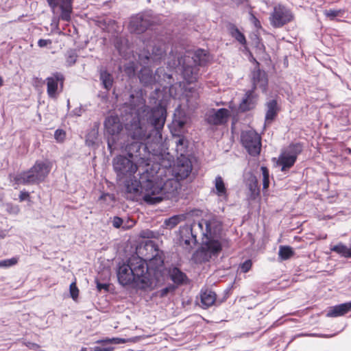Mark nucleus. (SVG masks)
<instances>
[{
  "label": "nucleus",
  "mask_w": 351,
  "mask_h": 351,
  "mask_svg": "<svg viewBox=\"0 0 351 351\" xmlns=\"http://www.w3.org/2000/svg\"><path fill=\"white\" fill-rule=\"evenodd\" d=\"M29 197V194L27 191H21L19 195V200L21 202L25 201Z\"/></svg>",
  "instance_id": "8fccbe9b"
},
{
  "label": "nucleus",
  "mask_w": 351,
  "mask_h": 351,
  "mask_svg": "<svg viewBox=\"0 0 351 351\" xmlns=\"http://www.w3.org/2000/svg\"><path fill=\"white\" fill-rule=\"evenodd\" d=\"M147 250H154L155 255L147 262L139 257L130 258L127 263L120 265L117 269L119 282L123 286L151 291L161 285L166 274L164 261L152 243L145 245Z\"/></svg>",
  "instance_id": "f03ea898"
},
{
  "label": "nucleus",
  "mask_w": 351,
  "mask_h": 351,
  "mask_svg": "<svg viewBox=\"0 0 351 351\" xmlns=\"http://www.w3.org/2000/svg\"><path fill=\"white\" fill-rule=\"evenodd\" d=\"M221 223L217 219H202L193 222L191 226V232L194 238L198 233L203 237L201 248L195 254L196 260L208 261L213 256H216L221 250L219 240L221 230Z\"/></svg>",
  "instance_id": "20e7f679"
},
{
  "label": "nucleus",
  "mask_w": 351,
  "mask_h": 351,
  "mask_svg": "<svg viewBox=\"0 0 351 351\" xmlns=\"http://www.w3.org/2000/svg\"><path fill=\"white\" fill-rule=\"evenodd\" d=\"M66 136V133L62 130H57L55 132L54 137L58 142H63Z\"/></svg>",
  "instance_id": "a19ab883"
},
{
  "label": "nucleus",
  "mask_w": 351,
  "mask_h": 351,
  "mask_svg": "<svg viewBox=\"0 0 351 351\" xmlns=\"http://www.w3.org/2000/svg\"><path fill=\"white\" fill-rule=\"evenodd\" d=\"M5 207L6 211L11 215H16L20 212V208H19V206L14 205L11 203L5 204Z\"/></svg>",
  "instance_id": "e433bc0d"
},
{
  "label": "nucleus",
  "mask_w": 351,
  "mask_h": 351,
  "mask_svg": "<svg viewBox=\"0 0 351 351\" xmlns=\"http://www.w3.org/2000/svg\"><path fill=\"white\" fill-rule=\"evenodd\" d=\"M112 225L114 228H119L123 225V221L121 218L115 217L112 221Z\"/></svg>",
  "instance_id": "49530a36"
},
{
  "label": "nucleus",
  "mask_w": 351,
  "mask_h": 351,
  "mask_svg": "<svg viewBox=\"0 0 351 351\" xmlns=\"http://www.w3.org/2000/svg\"><path fill=\"white\" fill-rule=\"evenodd\" d=\"M247 186L250 191V197L255 199L259 194L256 178L255 177H251L247 183Z\"/></svg>",
  "instance_id": "c756f323"
},
{
  "label": "nucleus",
  "mask_w": 351,
  "mask_h": 351,
  "mask_svg": "<svg viewBox=\"0 0 351 351\" xmlns=\"http://www.w3.org/2000/svg\"><path fill=\"white\" fill-rule=\"evenodd\" d=\"M143 45L146 49L138 53L140 64H145L149 60L155 62L162 58L165 52L164 44L162 43L156 44L154 40H147L144 41Z\"/></svg>",
  "instance_id": "6e6552de"
},
{
  "label": "nucleus",
  "mask_w": 351,
  "mask_h": 351,
  "mask_svg": "<svg viewBox=\"0 0 351 351\" xmlns=\"http://www.w3.org/2000/svg\"><path fill=\"white\" fill-rule=\"evenodd\" d=\"M19 261L18 257H12L9 259H5L0 261V267H9L15 265Z\"/></svg>",
  "instance_id": "f704fd0d"
},
{
  "label": "nucleus",
  "mask_w": 351,
  "mask_h": 351,
  "mask_svg": "<svg viewBox=\"0 0 351 351\" xmlns=\"http://www.w3.org/2000/svg\"><path fill=\"white\" fill-rule=\"evenodd\" d=\"M208 54L204 50L199 49L194 52L191 58L194 66L189 64L191 62V58L189 56H184L180 59L178 58V60H174L172 64L169 63L168 65L170 68H176L178 66H181L184 80L186 83L191 84L197 79V66L204 64L208 60Z\"/></svg>",
  "instance_id": "39448f33"
},
{
  "label": "nucleus",
  "mask_w": 351,
  "mask_h": 351,
  "mask_svg": "<svg viewBox=\"0 0 351 351\" xmlns=\"http://www.w3.org/2000/svg\"><path fill=\"white\" fill-rule=\"evenodd\" d=\"M254 21H255V25H257L256 23H258V20L256 18H254Z\"/></svg>",
  "instance_id": "4d7b16f0"
},
{
  "label": "nucleus",
  "mask_w": 351,
  "mask_h": 351,
  "mask_svg": "<svg viewBox=\"0 0 351 351\" xmlns=\"http://www.w3.org/2000/svg\"><path fill=\"white\" fill-rule=\"evenodd\" d=\"M123 41L124 40H120V43H119V41L117 40L115 43V47L118 49V51L121 55L125 56V49L128 47H127L126 43L123 46L121 45Z\"/></svg>",
  "instance_id": "79ce46f5"
},
{
  "label": "nucleus",
  "mask_w": 351,
  "mask_h": 351,
  "mask_svg": "<svg viewBox=\"0 0 351 351\" xmlns=\"http://www.w3.org/2000/svg\"><path fill=\"white\" fill-rule=\"evenodd\" d=\"M192 170V165L190 161V160L186 157H183L182 158H178L177 165L173 167V173L176 177V179H173L178 183V186L177 189L172 193L169 197H165V199H169L172 197H173L176 195V193L178 190V189L180 187V183L178 181V180H183L187 178L189 174L191 173ZM165 171L164 169H160L157 167L156 169H155V172H159L158 175H160L159 177V182L162 180V184L165 183L167 180H170L171 179H167L165 180V179L162 177L163 172Z\"/></svg>",
  "instance_id": "0eeeda50"
},
{
  "label": "nucleus",
  "mask_w": 351,
  "mask_h": 351,
  "mask_svg": "<svg viewBox=\"0 0 351 351\" xmlns=\"http://www.w3.org/2000/svg\"><path fill=\"white\" fill-rule=\"evenodd\" d=\"M108 287V285L99 283V282L97 281V287L98 290L101 291V289H107Z\"/></svg>",
  "instance_id": "3c124183"
},
{
  "label": "nucleus",
  "mask_w": 351,
  "mask_h": 351,
  "mask_svg": "<svg viewBox=\"0 0 351 351\" xmlns=\"http://www.w3.org/2000/svg\"><path fill=\"white\" fill-rule=\"evenodd\" d=\"M230 115V111L226 108L217 110H210L206 115L207 122L212 125H221L226 123Z\"/></svg>",
  "instance_id": "4468645a"
},
{
  "label": "nucleus",
  "mask_w": 351,
  "mask_h": 351,
  "mask_svg": "<svg viewBox=\"0 0 351 351\" xmlns=\"http://www.w3.org/2000/svg\"><path fill=\"white\" fill-rule=\"evenodd\" d=\"M231 34L241 44H246L245 36L237 28H232L231 30Z\"/></svg>",
  "instance_id": "473e14b6"
},
{
  "label": "nucleus",
  "mask_w": 351,
  "mask_h": 351,
  "mask_svg": "<svg viewBox=\"0 0 351 351\" xmlns=\"http://www.w3.org/2000/svg\"><path fill=\"white\" fill-rule=\"evenodd\" d=\"M330 250L343 257L351 258V248L348 247L343 243H340L336 245L332 246L330 248Z\"/></svg>",
  "instance_id": "a878e982"
},
{
  "label": "nucleus",
  "mask_w": 351,
  "mask_h": 351,
  "mask_svg": "<svg viewBox=\"0 0 351 351\" xmlns=\"http://www.w3.org/2000/svg\"><path fill=\"white\" fill-rule=\"evenodd\" d=\"M126 339L119 337L107 338L105 339L98 340L96 341L99 346H96L91 348L92 351H112L114 348V344L125 343Z\"/></svg>",
  "instance_id": "2eb2a0df"
},
{
  "label": "nucleus",
  "mask_w": 351,
  "mask_h": 351,
  "mask_svg": "<svg viewBox=\"0 0 351 351\" xmlns=\"http://www.w3.org/2000/svg\"><path fill=\"white\" fill-rule=\"evenodd\" d=\"M97 138V131L93 130L86 136V143L88 146H93L95 144Z\"/></svg>",
  "instance_id": "72a5a7b5"
},
{
  "label": "nucleus",
  "mask_w": 351,
  "mask_h": 351,
  "mask_svg": "<svg viewBox=\"0 0 351 351\" xmlns=\"http://www.w3.org/2000/svg\"><path fill=\"white\" fill-rule=\"evenodd\" d=\"M100 80L101 84L106 90H110L113 84V78L110 73L106 71H101L100 72Z\"/></svg>",
  "instance_id": "bb28decb"
},
{
  "label": "nucleus",
  "mask_w": 351,
  "mask_h": 351,
  "mask_svg": "<svg viewBox=\"0 0 351 351\" xmlns=\"http://www.w3.org/2000/svg\"><path fill=\"white\" fill-rule=\"evenodd\" d=\"M104 126L106 132L111 135H115L122 130V125L118 117L115 116L107 117L104 122Z\"/></svg>",
  "instance_id": "a211bd4d"
},
{
  "label": "nucleus",
  "mask_w": 351,
  "mask_h": 351,
  "mask_svg": "<svg viewBox=\"0 0 351 351\" xmlns=\"http://www.w3.org/2000/svg\"><path fill=\"white\" fill-rule=\"evenodd\" d=\"M350 311H351V302L330 307L327 311L326 316L328 317L342 316Z\"/></svg>",
  "instance_id": "aec40b11"
},
{
  "label": "nucleus",
  "mask_w": 351,
  "mask_h": 351,
  "mask_svg": "<svg viewBox=\"0 0 351 351\" xmlns=\"http://www.w3.org/2000/svg\"><path fill=\"white\" fill-rule=\"evenodd\" d=\"M176 287L174 285H169L156 292L155 295L157 297L165 298L167 296L169 293H173Z\"/></svg>",
  "instance_id": "2f4dec72"
},
{
  "label": "nucleus",
  "mask_w": 351,
  "mask_h": 351,
  "mask_svg": "<svg viewBox=\"0 0 351 351\" xmlns=\"http://www.w3.org/2000/svg\"><path fill=\"white\" fill-rule=\"evenodd\" d=\"M252 267V261L250 260L245 261L240 266L241 271L243 273L247 272Z\"/></svg>",
  "instance_id": "37998d69"
},
{
  "label": "nucleus",
  "mask_w": 351,
  "mask_h": 351,
  "mask_svg": "<svg viewBox=\"0 0 351 351\" xmlns=\"http://www.w3.org/2000/svg\"><path fill=\"white\" fill-rule=\"evenodd\" d=\"M342 12L341 10H328L324 11V14L330 19H334L336 16H341Z\"/></svg>",
  "instance_id": "ea45409f"
},
{
  "label": "nucleus",
  "mask_w": 351,
  "mask_h": 351,
  "mask_svg": "<svg viewBox=\"0 0 351 351\" xmlns=\"http://www.w3.org/2000/svg\"><path fill=\"white\" fill-rule=\"evenodd\" d=\"M186 143H187V141L184 137L180 138L179 139H178L176 141V149L178 154L180 155V157H178V158H182L183 157H186L185 154L186 153V147H187Z\"/></svg>",
  "instance_id": "cd10ccee"
},
{
  "label": "nucleus",
  "mask_w": 351,
  "mask_h": 351,
  "mask_svg": "<svg viewBox=\"0 0 351 351\" xmlns=\"http://www.w3.org/2000/svg\"><path fill=\"white\" fill-rule=\"evenodd\" d=\"M58 6L61 10L60 19L65 21H69L73 9L71 0H61Z\"/></svg>",
  "instance_id": "4be33fe9"
},
{
  "label": "nucleus",
  "mask_w": 351,
  "mask_h": 351,
  "mask_svg": "<svg viewBox=\"0 0 351 351\" xmlns=\"http://www.w3.org/2000/svg\"><path fill=\"white\" fill-rule=\"evenodd\" d=\"M69 291L71 297L73 300H77L79 295V289L76 286V283L75 282H72L69 287Z\"/></svg>",
  "instance_id": "4c0bfd02"
},
{
  "label": "nucleus",
  "mask_w": 351,
  "mask_h": 351,
  "mask_svg": "<svg viewBox=\"0 0 351 351\" xmlns=\"http://www.w3.org/2000/svg\"><path fill=\"white\" fill-rule=\"evenodd\" d=\"M108 148H109L110 152H112V145L110 144V143L109 141H108Z\"/></svg>",
  "instance_id": "5fc2aeb1"
},
{
  "label": "nucleus",
  "mask_w": 351,
  "mask_h": 351,
  "mask_svg": "<svg viewBox=\"0 0 351 351\" xmlns=\"http://www.w3.org/2000/svg\"><path fill=\"white\" fill-rule=\"evenodd\" d=\"M64 77L60 73H55L46 78L47 93L50 98L56 99L62 92Z\"/></svg>",
  "instance_id": "f8f14e48"
},
{
  "label": "nucleus",
  "mask_w": 351,
  "mask_h": 351,
  "mask_svg": "<svg viewBox=\"0 0 351 351\" xmlns=\"http://www.w3.org/2000/svg\"><path fill=\"white\" fill-rule=\"evenodd\" d=\"M151 25L149 16L145 14H138L131 17L128 29L132 33L141 34Z\"/></svg>",
  "instance_id": "ddd939ff"
},
{
  "label": "nucleus",
  "mask_w": 351,
  "mask_h": 351,
  "mask_svg": "<svg viewBox=\"0 0 351 351\" xmlns=\"http://www.w3.org/2000/svg\"><path fill=\"white\" fill-rule=\"evenodd\" d=\"M3 81L2 77L0 76V86L3 85Z\"/></svg>",
  "instance_id": "6e6d98bb"
},
{
  "label": "nucleus",
  "mask_w": 351,
  "mask_h": 351,
  "mask_svg": "<svg viewBox=\"0 0 351 351\" xmlns=\"http://www.w3.org/2000/svg\"><path fill=\"white\" fill-rule=\"evenodd\" d=\"M186 219L185 215H178L172 216L165 221V226L171 229L176 226L179 223L183 221Z\"/></svg>",
  "instance_id": "c85d7f7f"
},
{
  "label": "nucleus",
  "mask_w": 351,
  "mask_h": 351,
  "mask_svg": "<svg viewBox=\"0 0 351 351\" xmlns=\"http://www.w3.org/2000/svg\"><path fill=\"white\" fill-rule=\"evenodd\" d=\"M142 237H151V235L149 233L143 232L142 234Z\"/></svg>",
  "instance_id": "864d4df0"
},
{
  "label": "nucleus",
  "mask_w": 351,
  "mask_h": 351,
  "mask_svg": "<svg viewBox=\"0 0 351 351\" xmlns=\"http://www.w3.org/2000/svg\"><path fill=\"white\" fill-rule=\"evenodd\" d=\"M134 224H135V222H134V220H132V219H128V220L127 221V222H126V223H125L123 225L122 228H123V229H124V230L129 229V228H130L133 227V226H134Z\"/></svg>",
  "instance_id": "de8ad7c7"
},
{
  "label": "nucleus",
  "mask_w": 351,
  "mask_h": 351,
  "mask_svg": "<svg viewBox=\"0 0 351 351\" xmlns=\"http://www.w3.org/2000/svg\"><path fill=\"white\" fill-rule=\"evenodd\" d=\"M200 298L202 307L208 308L214 304L216 300V294L210 290L202 291Z\"/></svg>",
  "instance_id": "5701e85b"
},
{
  "label": "nucleus",
  "mask_w": 351,
  "mask_h": 351,
  "mask_svg": "<svg viewBox=\"0 0 351 351\" xmlns=\"http://www.w3.org/2000/svg\"><path fill=\"white\" fill-rule=\"evenodd\" d=\"M265 106L266 113L265 125L270 124L274 121L279 110L277 101L274 99L267 101Z\"/></svg>",
  "instance_id": "6ab92c4d"
},
{
  "label": "nucleus",
  "mask_w": 351,
  "mask_h": 351,
  "mask_svg": "<svg viewBox=\"0 0 351 351\" xmlns=\"http://www.w3.org/2000/svg\"><path fill=\"white\" fill-rule=\"evenodd\" d=\"M145 102L141 94L131 95L130 105L136 117H134L130 123L127 124L126 129L128 135L134 141L132 143H139L141 150L148 153V148L144 143H146L150 136L149 128L151 126L154 127L156 133H160V130L163 128L166 120V109L159 105L150 110L145 106Z\"/></svg>",
  "instance_id": "7ed1b4c3"
},
{
  "label": "nucleus",
  "mask_w": 351,
  "mask_h": 351,
  "mask_svg": "<svg viewBox=\"0 0 351 351\" xmlns=\"http://www.w3.org/2000/svg\"><path fill=\"white\" fill-rule=\"evenodd\" d=\"M258 101V95L254 90H248L239 105V110L242 112L247 111L255 108Z\"/></svg>",
  "instance_id": "dca6fc26"
},
{
  "label": "nucleus",
  "mask_w": 351,
  "mask_h": 351,
  "mask_svg": "<svg viewBox=\"0 0 351 351\" xmlns=\"http://www.w3.org/2000/svg\"><path fill=\"white\" fill-rule=\"evenodd\" d=\"M169 275L171 280L178 285L183 283L186 280V275L177 267L169 269Z\"/></svg>",
  "instance_id": "393cba45"
},
{
  "label": "nucleus",
  "mask_w": 351,
  "mask_h": 351,
  "mask_svg": "<svg viewBox=\"0 0 351 351\" xmlns=\"http://www.w3.org/2000/svg\"><path fill=\"white\" fill-rule=\"evenodd\" d=\"M171 77V75L165 73L163 75L162 79L163 80H165V78L170 79Z\"/></svg>",
  "instance_id": "603ef678"
},
{
  "label": "nucleus",
  "mask_w": 351,
  "mask_h": 351,
  "mask_svg": "<svg viewBox=\"0 0 351 351\" xmlns=\"http://www.w3.org/2000/svg\"><path fill=\"white\" fill-rule=\"evenodd\" d=\"M160 72L161 69H158L156 71V74L153 75L152 71L149 68L144 67L141 70L139 74L140 81L145 85H149L155 82H157L161 77V76L159 74Z\"/></svg>",
  "instance_id": "f3484780"
},
{
  "label": "nucleus",
  "mask_w": 351,
  "mask_h": 351,
  "mask_svg": "<svg viewBox=\"0 0 351 351\" xmlns=\"http://www.w3.org/2000/svg\"><path fill=\"white\" fill-rule=\"evenodd\" d=\"M294 252L293 249L289 246H280L279 248L278 254L282 260H287L293 255Z\"/></svg>",
  "instance_id": "7c9ffc66"
},
{
  "label": "nucleus",
  "mask_w": 351,
  "mask_h": 351,
  "mask_svg": "<svg viewBox=\"0 0 351 351\" xmlns=\"http://www.w3.org/2000/svg\"><path fill=\"white\" fill-rule=\"evenodd\" d=\"M81 351H87V348H82Z\"/></svg>",
  "instance_id": "13d9d810"
},
{
  "label": "nucleus",
  "mask_w": 351,
  "mask_h": 351,
  "mask_svg": "<svg viewBox=\"0 0 351 351\" xmlns=\"http://www.w3.org/2000/svg\"><path fill=\"white\" fill-rule=\"evenodd\" d=\"M47 2L49 6L51 7L53 12H55L56 9L61 3V0H47Z\"/></svg>",
  "instance_id": "c03bdc74"
},
{
  "label": "nucleus",
  "mask_w": 351,
  "mask_h": 351,
  "mask_svg": "<svg viewBox=\"0 0 351 351\" xmlns=\"http://www.w3.org/2000/svg\"><path fill=\"white\" fill-rule=\"evenodd\" d=\"M51 169V163L48 160H37L27 171H23L11 179L13 185L38 184L45 180Z\"/></svg>",
  "instance_id": "423d86ee"
},
{
  "label": "nucleus",
  "mask_w": 351,
  "mask_h": 351,
  "mask_svg": "<svg viewBox=\"0 0 351 351\" xmlns=\"http://www.w3.org/2000/svg\"><path fill=\"white\" fill-rule=\"evenodd\" d=\"M241 142L250 155L257 156L260 154L261 138L255 131L248 130L243 132L241 134Z\"/></svg>",
  "instance_id": "9d476101"
},
{
  "label": "nucleus",
  "mask_w": 351,
  "mask_h": 351,
  "mask_svg": "<svg viewBox=\"0 0 351 351\" xmlns=\"http://www.w3.org/2000/svg\"><path fill=\"white\" fill-rule=\"evenodd\" d=\"M261 171L263 173V189H267L269 187V171L265 167H261Z\"/></svg>",
  "instance_id": "c9c22d12"
},
{
  "label": "nucleus",
  "mask_w": 351,
  "mask_h": 351,
  "mask_svg": "<svg viewBox=\"0 0 351 351\" xmlns=\"http://www.w3.org/2000/svg\"><path fill=\"white\" fill-rule=\"evenodd\" d=\"M253 84L254 88L259 86L262 88L263 91H265L267 85V79L265 73L258 71L253 73Z\"/></svg>",
  "instance_id": "b1692460"
},
{
  "label": "nucleus",
  "mask_w": 351,
  "mask_h": 351,
  "mask_svg": "<svg viewBox=\"0 0 351 351\" xmlns=\"http://www.w3.org/2000/svg\"><path fill=\"white\" fill-rule=\"evenodd\" d=\"M128 157L119 155L112 160L117 178L123 180L127 193L141 194L143 200L149 204H158L169 197L178 186L174 180L162 184L159 182V172H155L158 165L149 167L148 153L141 150L139 143L125 146Z\"/></svg>",
  "instance_id": "f257e3e1"
},
{
  "label": "nucleus",
  "mask_w": 351,
  "mask_h": 351,
  "mask_svg": "<svg viewBox=\"0 0 351 351\" xmlns=\"http://www.w3.org/2000/svg\"><path fill=\"white\" fill-rule=\"evenodd\" d=\"M213 184L214 188L212 192L221 199H226L227 198V188L223 178L220 176H217L215 178Z\"/></svg>",
  "instance_id": "412c9836"
},
{
  "label": "nucleus",
  "mask_w": 351,
  "mask_h": 351,
  "mask_svg": "<svg viewBox=\"0 0 351 351\" xmlns=\"http://www.w3.org/2000/svg\"><path fill=\"white\" fill-rule=\"evenodd\" d=\"M77 56L75 53L71 52L69 53L66 58V62L69 64V65H72L76 62Z\"/></svg>",
  "instance_id": "a18cd8bd"
},
{
  "label": "nucleus",
  "mask_w": 351,
  "mask_h": 351,
  "mask_svg": "<svg viewBox=\"0 0 351 351\" xmlns=\"http://www.w3.org/2000/svg\"><path fill=\"white\" fill-rule=\"evenodd\" d=\"M137 69L136 64L134 62H130L128 65H126L124 68V71L129 75H133L135 73L136 70Z\"/></svg>",
  "instance_id": "58836bf2"
},
{
  "label": "nucleus",
  "mask_w": 351,
  "mask_h": 351,
  "mask_svg": "<svg viewBox=\"0 0 351 351\" xmlns=\"http://www.w3.org/2000/svg\"><path fill=\"white\" fill-rule=\"evenodd\" d=\"M302 152V145L299 143L290 145L282 152L277 160V165L281 167L282 171L291 168Z\"/></svg>",
  "instance_id": "1a4fd4ad"
},
{
  "label": "nucleus",
  "mask_w": 351,
  "mask_h": 351,
  "mask_svg": "<svg viewBox=\"0 0 351 351\" xmlns=\"http://www.w3.org/2000/svg\"><path fill=\"white\" fill-rule=\"evenodd\" d=\"M291 12L281 5H276L269 16L271 25L274 27H280L292 20Z\"/></svg>",
  "instance_id": "9b49d317"
},
{
  "label": "nucleus",
  "mask_w": 351,
  "mask_h": 351,
  "mask_svg": "<svg viewBox=\"0 0 351 351\" xmlns=\"http://www.w3.org/2000/svg\"><path fill=\"white\" fill-rule=\"evenodd\" d=\"M51 43V42L50 40H46V39H40L38 41V45L40 47H44Z\"/></svg>",
  "instance_id": "09e8293b"
}]
</instances>
